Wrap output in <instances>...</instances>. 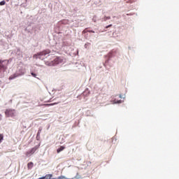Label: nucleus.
Here are the masks:
<instances>
[{"instance_id":"1","label":"nucleus","mask_w":179,"mask_h":179,"mask_svg":"<svg viewBox=\"0 0 179 179\" xmlns=\"http://www.w3.org/2000/svg\"><path fill=\"white\" fill-rule=\"evenodd\" d=\"M52 62L53 64H52V65H58V64L62 62V59L59 57H56Z\"/></svg>"},{"instance_id":"2","label":"nucleus","mask_w":179,"mask_h":179,"mask_svg":"<svg viewBox=\"0 0 179 179\" xmlns=\"http://www.w3.org/2000/svg\"><path fill=\"white\" fill-rule=\"evenodd\" d=\"M36 150H37V148H33L31 150L27 151L25 155L27 157L30 156V155H34L36 152Z\"/></svg>"},{"instance_id":"3","label":"nucleus","mask_w":179,"mask_h":179,"mask_svg":"<svg viewBox=\"0 0 179 179\" xmlns=\"http://www.w3.org/2000/svg\"><path fill=\"white\" fill-rule=\"evenodd\" d=\"M50 50H44L43 52L38 53L37 55H35L34 57L36 56L41 57L42 55H47V54H50Z\"/></svg>"},{"instance_id":"4","label":"nucleus","mask_w":179,"mask_h":179,"mask_svg":"<svg viewBox=\"0 0 179 179\" xmlns=\"http://www.w3.org/2000/svg\"><path fill=\"white\" fill-rule=\"evenodd\" d=\"M52 178V174H47L45 176H43L41 178H39L38 179H51Z\"/></svg>"},{"instance_id":"5","label":"nucleus","mask_w":179,"mask_h":179,"mask_svg":"<svg viewBox=\"0 0 179 179\" xmlns=\"http://www.w3.org/2000/svg\"><path fill=\"white\" fill-rule=\"evenodd\" d=\"M18 76H20V75L17 73H14L13 75H11L8 79L9 80H13V79H15V78H17Z\"/></svg>"},{"instance_id":"6","label":"nucleus","mask_w":179,"mask_h":179,"mask_svg":"<svg viewBox=\"0 0 179 179\" xmlns=\"http://www.w3.org/2000/svg\"><path fill=\"white\" fill-rule=\"evenodd\" d=\"M33 166H34L33 162H29V163L27 164V168H28L29 170L31 169H33Z\"/></svg>"},{"instance_id":"7","label":"nucleus","mask_w":179,"mask_h":179,"mask_svg":"<svg viewBox=\"0 0 179 179\" xmlns=\"http://www.w3.org/2000/svg\"><path fill=\"white\" fill-rule=\"evenodd\" d=\"M64 149H65V147L61 146L59 148H58V149L57 150V153H59L60 152H62V150H64Z\"/></svg>"},{"instance_id":"8","label":"nucleus","mask_w":179,"mask_h":179,"mask_svg":"<svg viewBox=\"0 0 179 179\" xmlns=\"http://www.w3.org/2000/svg\"><path fill=\"white\" fill-rule=\"evenodd\" d=\"M3 141V134H0V143Z\"/></svg>"},{"instance_id":"9","label":"nucleus","mask_w":179,"mask_h":179,"mask_svg":"<svg viewBox=\"0 0 179 179\" xmlns=\"http://www.w3.org/2000/svg\"><path fill=\"white\" fill-rule=\"evenodd\" d=\"M41 131H42V129H41V128H40V129H38V131L37 136H40V134H41Z\"/></svg>"},{"instance_id":"10","label":"nucleus","mask_w":179,"mask_h":179,"mask_svg":"<svg viewBox=\"0 0 179 179\" xmlns=\"http://www.w3.org/2000/svg\"><path fill=\"white\" fill-rule=\"evenodd\" d=\"M5 3H6V2L5 1H2L0 2V6H3V5H5Z\"/></svg>"},{"instance_id":"11","label":"nucleus","mask_w":179,"mask_h":179,"mask_svg":"<svg viewBox=\"0 0 179 179\" xmlns=\"http://www.w3.org/2000/svg\"><path fill=\"white\" fill-rule=\"evenodd\" d=\"M31 75L34 77V78H37V75H36V73H31Z\"/></svg>"},{"instance_id":"12","label":"nucleus","mask_w":179,"mask_h":179,"mask_svg":"<svg viewBox=\"0 0 179 179\" xmlns=\"http://www.w3.org/2000/svg\"><path fill=\"white\" fill-rule=\"evenodd\" d=\"M105 20H108L110 19H111V17L108 16V17H104Z\"/></svg>"},{"instance_id":"13","label":"nucleus","mask_w":179,"mask_h":179,"mask_svg":"<svg viewBox=\"0 0 179 179\" xmlns=\"http://www.w3.org/2000/svg\"><path fill=\"white\" fill-rule=\"evenodd\" d=\"M115 103H117V104H120V103H122L121 101H117L115 99Z\"/></svg>"},{"instance_id":"14","label":"nucleus","mask_w":179,"mask_h":179,"mask_svg":"<svg viewBox=\"0 0 179 179\" xmlns=\"http://www.w3.org/2000/svg\"><path fill=\"white\" fill-rule=\"evenodd\" d=\"M113 27V24H109L106 27V29H108L109 27Z\"/></svg>"},{"instance_id":"15","label":"nucleus","mask_w":179,"mask_h":179,"mask_svg":"<svg viewBox=\"0 0 179 179\" xmlns=\"http://www.w3.org/2000/svg\"><path fill=\"white\" fill-rule=\"evenodd\" d=\"M54 104H58V102H55L54 103H50V106H54Z\"/></svg>"},{"instance_id":"16","label":"nucleus","mask_w":179,"mask_h":179,"mask_svg":"<svg viewBox=\"0 0 179 179\" xmlns=\"http://www.w3.org/2000/svg\"><path fill=\"white\" fill-rule=\"evenodd\" d=\"M88 33H94V31L90 30V31H88Z\"/></svg>"},{"instance_id":"17","label":"nucleus","mask_w":179,"mask_h":179,"mask_svg":"<svg viewBox=\"0 0 179 179\" xmlns=\"http://www.w3.org/2000/svg\"><path fill=\"white\" fill-rule=\"evenodd\" d=\"M1 118H2V117H1V114H0V121H1Z\"/></svg>"},{"instance_id":"18","label":"nucleus","mask_w":179,"mask_h":179,"mask_svg":"<svg viewBox=\"0 0 179 179\" xmlns=\"http://www.w3.org/2000/svg\"><path fill=\"white\" fill-rule=\"evenodd\" d=\"M8 2H9V0H6Z\"/></svg>"},{"instance_id":"19","label":"nucleus","mask_w":179,"mask_h":179,"mask_svg":"<svg viewBox=\"0 0 179 179\" xmlns=\"http://www.w3.org/2000/svg\"><path fill=\"white\" fill-rule=\"evenodd\" d=\"M120 98L121 99V95H120Z\"/></svg>"}]
</instances>
